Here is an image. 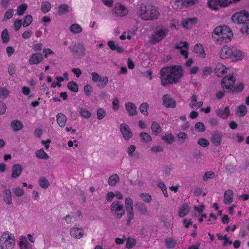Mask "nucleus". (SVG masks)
Returning <instances> with one entry per match:
<instances>
[{
  "label": "nucleus",
  "mask_w": 249,
  "mask_h": 249,
  "mask_svg": "<svg viewBox=\"0 0 249 249\" xmlns=\"http://www.w3.org/2000/svg\"><path fill=\"white\" fill-rule=\"evenodd\" d=\"M161 84L163 86L179 83L183 76L181 66L174 65L162 68L160 71Z\"/></svg>",
  "instance_id": "f257e3e1"
},
{
  "label": "nucleus",
  "mask_w": 249,
  "mask_h": 249,
  "mask_svg": "<svg viewBox=\"0 0 249 249\" xmlns=\"http://www.w3.org/2000/svg\"><path fill=\"white\" fill-rule=\"evenodd\" d=\"M212 34L214 41L220 44L229 42L233 35L231 29L226 25L216 27Z\"/></svg>",
  "instance_id": "f03ea898"
},
{
  "label": "nucleus",
  "mask_w": 249,
  "mask_h": 249,
  "mask_svg": "<svg viewBox=\"0 0 249 249\" xmlns=\"http://www.w3.org/2000/svg\"><path fill=\"white\" fill-rule=\"evenodd\" d=\"M139 17L145 20H153L157 19L159 12L155 6L146 3H142L139 7Z\"/></svg>",
  "instance_id": "7ed1b4c3"
},
{
  "label": "nucleus",
  "mask_w": 249,
  "mask_h": 249,
  "mask_svg": "<svg viewBox=\"0 0 249 249\" xmlns=\"http://www.w3.org/2000/svg\"><path fill=\"white\" fill-rule=\"evenodd\" d=\"M233 22L241 24L242 27L240 29V32L242 33L249 34V14L243 10L234 14L231 17Z\"/></svg>",
  "instance_id": "20e7f679"
},
{
  "label": "nucleus",
  "mask_w": 249,
  "mask_h": 249,
  "mask_svg": "<svg viewBox=\"0 0 249 249\" xmlns=\"http://www.w3.org/2000/svg\"><path fill=\"white\" fill-rule=\"evenodd\" d=\"M170 32L169 27L167 26L160 25L157 26L153 30L150 41L153 44L160 42Z\"/></svg>",
  "instance_id": "39448f33"
},
{
  "label": "nucleus",
  "mask_w": 249,
  "mask_h": 249,
  "mask_svg": "<svg viewBox=\"0 0 249 249\" xmlns=\"http://www.w3.org/2000/svg\"><path fill=\"white\" fill-rule=\"evenodd\" d=\"M0 241L1 249H12L14 247V236L8 231L2 234Z\"/></svg>",
  "instance_id": "423d86ee"
},
{
  "label": "nucleus",
  "mask_w": 249,
  "mask_h": 249,
  "mask_svg": "<svg viewBox=\"0 0 249 249\" xmlns=\"http://www.w3.org/2000/svg\"><path fill=\"white\" fill-rule=\"evenodd\" d=\"M235 78L232 75L224 77L221 82V86L225 92H231L234 88Z\"/></svg>",
  "instance_id": "0eeeda50"
},
{
  "label": "nucleus",
  "mask_w": 249,
  "mask_h": 249,
  "mask_svg": "<svg viewBox=\"0 0 249 249\" xmlns=\"http://www.w3.org/2000/svg\"><path fill=\"white\" fill-rule=\"evenodd\" d=\"M110 211L117 219H120L125 213L124 205L118 201L112 202L110 206Z\"/></svg>",
  "instance_id": "6e6552de"
},
{
  "label": "nucleus",
  "mask_w": 249,
  "mask_h": 249,
  "mask_svg": "<svg viewBox=\"0 0 249 249\" xmlns=\"http://www.w3.org/2000/svg\"><path fill=\"white\" fill-rule=\"evenodd\" d=\"M233 1L234 0H209L208 5L212 9L217 10L221 7L228 6L233 2Z\"/></svg>",
  "instance_id": "1a4fd4ad"
},
{
  "label": "nucleus",
  "mask_w": 249,
  "mask_h": 249,
  "mask_svg": "<svg viewBox=\"0 0 249 249\" xmlns=\"http://www.w3.org/2000/svg\"><path fill=\"white\" fill-rule=\"evenodd\" d=\"M91 75L92 76V81L94 83L98 82L97 86L99 88L103 89L107 86L108 82V78L107 76L101 77L96 72H92Z\"/></svg>",
  "instance_id": "9d476101"
},
{
  "label": "nucleus",
  "mask_w": 249,
  "mask_h": 249,
  "mask_svg": "<svg viewBox=\"0 0 249 249\" xmlns=\"http://www.w3.org/2000/svg\"><path fill=\"white\" fill-rule=\"evenodd\" d=\"M128 12L127 9L120 3H116L112 10V13L115 17H124L128 14Z\"/></svg>",
  "instance_id": "9b49d317"
},
{
  "label": "nucleus",
  "mask_w": 249,
  "mask_h": 249,
  "mask_svg": "<svg viewBox=\"0 0 249 249\" xmlns=\"http://www.w3.org/2000/svg\"><path fill=\"white\" fill-rule=\"evenodd\" d=\"M69 49L71 53L76 54L78 56L83 57L85 55V49L83 45L81 43L70 46Z\"/></svg>",
  "instance_id": "f8f14e48"
},
{
  "label": "nucleus",
  "mask_w": 249,
  "mask_h": 249,
  "mask_svg": "<svg viewBox=\"0 0 249 249\" xmlns=\"http://www.w3.org/2000/svg\"><path fill=\"white\" fill-rule=\"evenodd\" d=\"M120 129L125 140L127 141L132 137V132L129 126L126 124H122L120 126Z\"/></svg>",
  "instance_id": "ddd939ff"
},
{
  "label": "nucleus",
  "mask_w": 249,
  "mask_h": 249,
  "mask_svg": "<svg viewBox=\"0 0 249 249\" xmlns=\"http://www.w3.org/2000/svg\"><path fill=\"white\" fill-rule=\"evenodd\" d=\"M188 46L189 44L187 42H181L176 44L175 48L176 49L179 50L180 53L183 55L185 58H187L188 55Z\"/></svg>",
  "instance_id": "4468645a"
},
{
  "label": "nucleus",
  "mask_w": 249,
  "mask_h": 249,
  "mask_svg": "<svg viewBox=\"0 0 249 249\" xmlns=\"http://www.w3.org/2000/svg\"><path fill=\"white\" fill-rule=\"evenodd\" d=\"M163 105L166 107H176V103L175 100L172 98L169 95L166 94L163 96Z\"/></svg>",
  "instance_id": "2eb2a0df"
},
{
  "label": "nucleus",
  "mask_w": 249,
  "mask_h": 249,
  "mask_svg": "<svg viewBox=\"0 0 249 249\" xmlns=\"http://www.w3.org/2000/svg\"><path fill=\"white\" fill-rule=\"evenodd\" d=\"M43 60V56L41 53H33L29 60V63L30 65H36Z\"/></svg>",
  "instance_id": "dca6fc26"
},
{
  "label": "nucleus",
  "mask_w": 249,
  "mask_h": 249,
  "mask_svg": "<svg viewBox=\"0 0 249 249\" xmlns=\"http://www.w3.org/2000/svg\"><path fill=\"white\" fill-rule=\"evenodd\" d=\"M222 133L221 132L215 131L212 135L211 141L215 146L219 145L222 142Z\"/></svg>",
  "instance_id": "f3484780"
},
{
  "label": "nucleus",
  "mask_w": 249,
  "mask_h": 249,
  "mask_svg": "<svg viewBox=\"0 0 249 249\" xmlns=\"http://www.w3.org/2000/svg\"><path fill=\"white\" fill-rule=\"evenodd\" d=\"M216 115L223 119H227L230 114V108L228 106L226 107L224 109L218 108L215 111Z\"/></svg>",
  "instance_id": "a211bd4d"
},
{
  "label": "nucleus",
  "mask_w": 249,
  "mask_h": 249,
  "mask_svg": "<svg viewBox=\"0 0 249 249\" xmlns=\"http://www.w3.org/2000/svg\"><path fill=\"white\" fill-rule=\"evenodd\" d=\"M70 232L71 235L76 239H80L84 235V230L82 228H72Z\"/></svg>",
  "instance_id": "6ab92c4d"
},
{
  "label": "nucleus",
  "mask_w": 249,
  "mask_h": 249,
  "mask_svg": "<svg viewBox=\"0 0 249 249\" xmlns=\"http://www.w3.org/2000/svg\"><path fill=\"white\" fill-rule=\"evenodd\" d=\"M125 107L129 116H133L137 114V107L135 104L128 102L125 104Z\"/></svg>",
  "instance_id": "aec40b11"
},
{
  "label": "nucleus",
  "mask_w": 249,
  "mask_h": 249,
  "mask_svg": "<svg viewBox=\"0 0 249 249\" xmlns=\"http://www.w3.org/2000/svg\"><path fill=\"white\" fill-rule=\"evenodd\" d=\"M232 53V49L225 46L222 47L221 50L220 57L222 59L231 58Z\"/></svg>",
  "instance_id": "412c9836"
},
{
  "label": "nucleus",
  "mask_w": 249,
  "mask_h": 249,
  "mask_svg": "<svg viewBox=\"0 0 249 249\" xmlns=\"http://www.w3.org/2000/svg\"><path fill=\"white\" fill-rule=\"evenodd\" d=\"M11 177L14 178H18L22 172V168L19 164H15L12 167Z\"/></svg>",
  "instance_id": "4be33fe9"
},
{
  "label": "nucleus",
  "mask_w": 249,
  "mask_h": 249,
  "mask_svg": "<svg viewBox=\"0 0 249 249\" xmlns=\"http://www.w3.org/2000/svg\"><path fill=\"white\" fill-rule=\"evenodd\" d=\"M233 196V191L231 190H227L224 193V202L226 205L230 204L232 201Z\"/></svg>",
  "instance_id": "5701e85b"
},
{
  "label": "nucleus",
  "mask_w": 249,
  "mask_h": 249,
  "mask_svg": "<svg viewBox=\"0 0 249 249\" xmlns=\"http://www.w3.org/2000/svg\"><path fill=\"white\" fill-rule=\"evenodd\" d=\"M233 53L231 56V59L233 61L241 60L243 58L244 55L243 53L236 49H232Z\"/></svg>",
  "instance_id": "b1692460"
},
{
  "label": "nucleus",
  "mask_w": 249,
  "mask_h": 249,
  "mask_svg": "<svg viewBox=\"0 0 249 249\" xmlns=\"http://www.w3.org/2000/svg\"><path fill=\"white\" fill-rule=\"evenodd\" d=\"M67 121V117L63 113H58L56 115V121L59 126L63 127Z\"/></svg>",
  "instance_id": "393cba45"
},
{
  "label": "nucleus",
  "mask_w": 249,
  "mask_h": 249,
  "mask_svg": "<svg viewBox=\"0 0 249 249\" xmlns=\"http://www.w3.org/2000/svg\"><path fill=\"white\" fill-rule=\"evenodd\" d=\"M194 51L200 57L202 58H204L205 57V51L204 50L203 45L201 44H196L195 46Z\"/></svg>",
  "instance_id": "a878e982"
},
{
  "label": "nucleus",
  "mask_w": 249,
  "mask_h": 249,
  "mask_svg": "<svg viewBox=\"0 0 249 249\" xmlns=\"http://www.w3.org/2000/svg\"><path fill=\"white\" fill-rule=\"evenodd\" d=\"M226 68L222 64L218 63L214 69L215 73L218 77H221L226 73Z\"/></svg>",
  "instance_id": "bb28decb"
},
{
  "label": "nucleus",
  "mask_w": 249,
  "mask_h": 249,
  "mask_svg": "<svg viewBox=\"0 0 249 249\" xmlns=\"http://www.w3.org/2000/svg\"><path fill=\"white\" fill-rule=\"evenodd\" d=\"M248 112L247 108L244 105H241L237 107L236 115L239 117L245 116Z\"/></svg>",
  "instance_id": "cd10ccee"
},
{
  "label": "nucleus",
  "mask_w": 249,
  "mask_h": 249,
  "mask_svg": "<svg viewBox=\"0 0 249 249\" xmlns=\"http://www.w3.org/2000/svg\"><path fill=\"white\" fill-rule=\"evenodd\" d=\"M137 211L142 215H146L148 213V210L146 205L143 203H137L135 204Z\"/></svg>",
  "instance_id": "c85d7f7f"
},
{
  "label": "nucleus",
  "mask_w": 249,
  "mask_h": 249,
  "mask_svg": "<svg viewBox=\"0 0 249 249\" xmlns=\"http://www.w3.org/2000/svg\"><path fill=\"white\" fill-rule=\"evenodd\" d=\"M151 128L153 134L155 136L159 135L162 131V128L160 124L155 121L152 123Z\"/></svg>",
  "instance_id": "c756f323"
},
{
  "label": "nucleus",
  "mask_w": 249,
  "mask_h": 249,
  "mask_svg": "<svg viewBox=\"0 0 249 249\" xmlns=\"http://www.w3.org/2000/svg\"><path fill=\"white\" fill-rule=\"evenodd\" d=\"M107 45L110 49L112 51H115L119 53L124 52V49L117 44H115V42L112 40H110L107 42Z\"/></svg>",
  "instance_id": "7c9ffc66"
},
{
  "label": "nucleus",
  "mask_w": 249,
  "mask_h": 249,
  "mask_svg": "<svg viewBox=\"0 0 249 249\" xmlns=\"http://www.w3.org/2000/svg\"><path fill=\"white\" fill-rule=\"evenodd\" d=\"M20 249H32V245L29 243L25 237L22 238L19 243Z\"/></svg>",
  "instance_id": "2f4dec72"
},
{
  "label": "nucleus",
  "mask_w": 249,
  "mask_h": 249,
  "mask_svg": "<svg viewBox=\"0 0 249 249\" xmlns=\"http://www.w3.org/2000/svg\"><path fill=\"white\" fill-rule=\"evenodd\" d=\"M190 211L189 206L187 204H183L179 210L178 215L180 217H183Z\"/></svg>",
  "instance_id": "473e14b6"
},
{
  "label": "nucleus",
  "mask_w": 249,
  "mask_h": 249,
  "mask_svg": "<svg viewBox=\"0 0 249 249\" xmlns=\"http://www.w3.org/2000/svg\"><path fill=\"white\" fill-rule=\"evenodd\" d=\"M11 126L13 131H18L22 128L23 125L20 121L14 120L11 123Z\"/></svg>",
  "instance_id": "72a5a7b5"
},
{
  "label": "nucleus",
  "mask_w": 249,
  "mask_h": 249,
  "mask_svg": "<svg viewBox=\"0 0 249 249\" xmlns=\"http://www.w3.org/2000/svg\"><path fill=\"white\" fill-rule=\"evenodd\" d=\"M120 178L119 176L114 174L109 177L108 180V183L110 186H115L116 183L119 182Z\"/></svg>",
  "instance_id": "f704fd0d"
},
{
  "label": "nucleus",
  "mask_w": 249,
  "mask_h": 249,
  "mask_svg": "<svg viewBox=\"0 0 249 249\" xmlns=\"http://www.w3.org/2000/svg\"><path fill=\"white\" fill-rule=\"evenodd\" d=\"M5 196L4 197V201L9 205L12 203V193L10 189H7L4 190Z\"/></svg>",
  "instance_id": "c9c22d12"
},
{
  "label": "nucleus",
  "mask_w": 249,
  "mask_h": 249,
  "mask_svg": "<svg viewBox=\"0 0 249 249\" xmlns=\"http://www.w3.org/2000/svg\"><path fill=\"white\" fill-rule=\"evenodd\" d=\"M78 112L80 116L84 118L89 119L91 115V112L84 108L79 107L78 108Z\"/></svg>",
  "instance_id": "e433bc0d"
},
{
  "label": "nucleus",
  "mask_w": 249,
  "mask_h": 249,
  "mask_svg": "<svg viewBox=\"0 0 249 249\" xmlns=\"http://www.w3.org/2000/svg\"><path fill=\"white\" fill-rule=\"evenodd\" d=\"M196 18H188L183 23V26L185 28H190L192 26L197 22Z\"/></svg>",
  "instance_id": "4c0bfd02"
},
{
  "label": "nucleus",
  "mask_w": 249,
  "mask_h": 249,
  "mask_svg": "<svg viewBox=\"0 0 249 249\" xmlns=\"http://www.w3.org/2000/svg\"><path fill=\"white\" fill-rule=\"evenodd\" d=\"M36 155L38 159L45 160L49 159V156L43 149L37 150L36 152Z\"/></svg>",
  "instance_id": "58836bf2"
},
{
  "label": "nucleus",
  "mask_w": 249,
  "mask_h": 249,
  "mask_svg": "<svg viewBox=\"0 0 249 249\" xmlns=\"http://www.w3.org/2000/svg\"><path fill=\"white\" fill-rule=\"evenodd\" d=\"M70 31L74 34L81 33L82 32V28L78 24H72L70 28Z\"/></svg>",
  "instance_id": "ea45409f"
},
{
  "label": "nucleus",
  "mask_w": 249,
  "mask_h": 249,
  "mask_svg": "<svg viewBox=\"0 0 249 249\" xmlns=\"http://www.w3.org/2000/svg\"><path fill=\"white\" fill-rule=\"evenodd\" d=\"M51 8V4L49 1L42 2L41 6V10L44 13L48 12Z\"/></svg>",
  "instance_id": "a19ab883"
},
{
  "label": "nucleus",
  "mask_w": 249,
  "mask_h": 249,
  "mask_svg": "<svg viewBox=\"0 0 249 249\" xmlns=\"http://www.w3.org/2000/svg\"><path fill=\"white\" fill-rule=\"evenodd\" d=\"M69 7L67 4H63L58 7V13L59 15L66 14L69 11Z\"/></svg>",
  "instance_id": "79ce46f5"
},
{
  "label": "nucleus",
  "mask_w": 249,
  "mask_h": 249,
  "mask_svg": "<svg viewBox=\"0 0 249 249\" xmlns=\"http://www.w3.org/2000/svg\"><path fill=\"white\" fill-rule=\"evenodd\" d=\"M141 141L144 142H147L152 140L151 136L146 132H142L140 134Z\"/></svg>",
  "instance_id": "37998d69"
},
{
  "label": "nucleus",
  "mask_w": 249,
  "mask_h": 249,
  "mask_svg": "<svg viewBox=\"0 0 249 249\" xmlns=\"http://www.w3.org/2000/svg\"><path fill=\"white\" fill-rule=\"evenodd\" d=\"M68 88L71 91L77 92L78 91V87L77 84L73 81L70 82L67 85Z\"/></svg>",
  "instance_id": "c03bdc74"
},
{
  "label": "nucleus",
  "mask_w": 249,
  "mask_h": 249,
  "mask_svg": "<svg viewBox=\"0 0 249 249\" xmlns=\"http://www.w3.org/2000/svg\"><path fill=\"white\" fill-rule=\"evenodd\" d=\"M1 37L2 42L7 43L9 41V36L7 29H5L2 32Z\"/></svg>",
  "instance_id": "a18cd8bd"
},
{
  "label": "nucleus",
  "mask_w": 249,
  "mask_h": 249,
  "mask_svg": "<svg viewBox=\"0 0 249 249\" xmlns=\"http://www.w3.org/2000/svg\"><path fill=\"white\" fill-rule=\"evenodd\" d=\"M128 219L126 221V225H129L131 223V220L134 218L133 208L126 209Z\"/></svg>",
  "instance_id": "49530a36"
},
{
  "label": "nucleus",
  "mask_w": 249,
  "mask_h": 249,
  "mask_svg": "<svg viewBox=\"0 0 249 249\" xmlns=\"http://www.w3.org/2000/svg\"><path fill=\"white\" fill-rule=\"evenodd\" d=\"M162 139L166 142L168 144H172L174 141V137L171 134H166L163 136Z\"/></svg>",
  "instance_id": "de8ad7c7"
},
{
  "label": "nucleus",
  "mask_w": 249,
  "mask_h": 249,
  "mask_svg": "<svg viewBox=\"0 0 249 249\" xmlns=\"http://www.w3.org/2000/svg\"><path fill=\"white\" fill-rule=\"evenodd\" d=\"M142 199L145 203H149L152 200V197L150 195L146 193H142L140 195Z\"/></svg>",
  "instance_id": "09e8293b"
},
{
  "label": "nucleus",
  "mask_w": 249,
  "mask_h": 249,
  "mask_svg": "<svg viewBox=\"0 0 249 249\" xmlns=\"http://www.w3.org/2000/svg\"><path fill=\"white\" fill-rule=\"evenodd\" d=\"M39 184L40 186L44 189L48 188L50 185L48 180L45 178H42L39 179Z\"/></svg>",
  "instance_id": "8fccbe9b"
},
{
  "label": "nucleus",
  "mask_w": 249,
  "mask_h": 249,
  "mask_svg": "<svg viewBox=\"0 0 249 249\" xmlns=\"http://www.w3.org/2000/svg\"><path fill=\"white\" fill-rule=\"evenodd\" d=\"M165 243L166 247L170 249L174 248L176 244V241L173 239L170 238L166 239Z\"/></svg>",
  "instance_id": "3c124183"
},
{
  "label": "nucleus",
  "mask_w": 249,
  "mask_h": 249,
  "mask_svg": "<svg viewBox=\"0 0 249 249\" xmlns=\"http://www.w3.org/2000/svg\"><path fill=\"white\" fill-rule=\"evenodd\" d=\"M149 106L148 104L147 103H142L140 107V110L141 112L144 115H148V111L147 109Z\"/></svg>",
  "instance_id": "603ef678"
},
{
  "label": "nucleus",
  "mask_w": 249,
  "mask_h": 249,
  "mask_svg": "<svg viewBox=\"0 0 249 249\" xmlns=\"http://www.w3.org/2000/svg\"><path fill=\"white\" fill-rule=\"evenodd\" d=\"M32 21L33 18L31 15L26 16L22 23L23 27H26L28 26L32 23Z\"/></svg>",
  "instance_id": "864d4df0"
},
{
  "label": "nucleus",
  "mask_w": 249,
  "mask_h": 249,
  "mask_svg": "<svg viewBox=\"0 0 249 249\" xmlns=\"http://www.w3.org/2000/svg\"><path fill=\"white\" fill-rule=\"evenodd\" d=\"M27 8V5L26 3H24L19 6L17 10V14L19 16L22 15L24 12L26 10Z\"/></svg>",
  "instance_id": "5fc2aeb1"
},
{
  "label": "nucleus",
  "mask_w": 249,
  "mask_h": 249,
  "mask_svg": "<svg viewBox=\"0 0 249 249\" xmlns=\"http://www.w3.org/2000/svg\"><path fill=\"white\" fill-rule=\"evenodd\" d=\"M214 173L212 171H207L204 173L203 177V179L204 181L208 180V179H213L214 178Z\"/></svg>",
  "instance_id": "6e6d98bb"
},
{
  "label": "nucleus",
  "mask_w": 249,
  "mask_h": 249,
  "mask_svg": "<svg viewBox=\"0 0 249 249\" xmlns=\"http://www.w3.org/2000/svg\"><path fill=\"white\" fill-rule=\"evenodd\" d=\"M106 114V111L102 108H100L97 109V118L98 120L102 119Z\"/></svg>",
  "instance_id": "4d7b16f0"
},
{
  "label": "nucleus",
  "mask_w": 249,
  "mask_h": 249,
  "mask_svg": "<svg viewBox=\"0 0 249 249\" xmlns=\"http://www.w3.org/2000/svg\"><path fill=\"white\" fill-rule=\"evenodd\" d=\"M178 140L181 142V143H183L185 142V140L187 138V134L183 132H180L178 133Z\"/></svg>",
  "instance_id": "13d9d810"
},
{
  "label": "nucleus",
  "mask_w": 249,
  "mask_h": 249,
  "mask_svg": "<svg viewBox=\"0 0 249 249\" xmlns=\"http://www.w3.org/2000/svg\"><path fill=\"white\" fill-rule=\"evenodd\" d=\"M195 129L199 132H203L205 130V126L201 122L197 123L195 125Z\"/></svg>",
  "instance_id": "bf43d9fd"
},
{
  "label": "nucleus",
  "mask_w": 249,
  "mask_h": 249,
  "mask_svg": "<svg viewBox=\"0 0 249 249\" xmlns=\"http://www.w3.org/2000/svg\"><path fill=\"white\" fill-rule=\"evenodd\" d=\"M197 143L202 147H206L209 145L208 140L204 138H201L198 140Z\"/></svg>",
  "instance_id": "052dcab7"
},
{
  "label": "nucleus",
  "mask_w": 249,
  "mask_h": 249,
  "mask_svg": "<svg viewBox=\"0 0 249 249\" xmlns=\"http://www.w3.org/2000/svg\"><path fill=\"white\" fill-rule=\"evenodd\" d=\"M13 16V10L12 9H10L5 13L3 20L6 21L11 18Z\"/></svg>",
  "instance_id": "680f3d73"
},
{
  "label": "nucleus",
  "mask_w": 249,
  "mask_h": 249,
  "mask_svg": "<svg viewBox=\"0 0 249 249\" xmlns=\"http://www.w3.org/2000/svg\"><path fill=\"white\" fill-rule=\"evenodd\" d=\"M125 209H132L133 208V201L131 198L126 197L125 199Z\"/></svg>",
  "instance_id": "e2e57ef3"
},
{
  "label": "nucleus",
  "mask_w": 249,
  "mask_h": 249,
  "mask_svg": "<svg viewBox=\"0 0 249 249\" xmlns=\"http://www.w3.org/2000/svg\"><path fill=\"white\" fill-rule=\"evenodd\" d=\"M8 90L4 88L0 89V98L4 99L8 95Z\"/></svg>",
  "instance_id": "0e129e2a"
},
{
  "label": "nucleus",
  "mask_w": 249,
  "mask_h": 249,
  "mask_svg": "<svg viewBox=\"0 0 249 249\" xmlns=\"http://www.w3.org/2000/svg\"><path fill=\"white\" fill-rule=\"evenodd\" d=\"M244 88V86L243 84L240 83L237 85L236 87L234 86L233 89H232V90L231 91L233 92L234 91H236L237 92H240L242 91Z\"/></svg>",
  "instance_id": "69168bd1"
},
{
  "label": "nucleus",
  "mask_w": 249,
  "mask_h": 249,
  "mask_svg": "<svg viewBox=\"0 0 249 249\" xmlns=\"http://www.w3.org/2000/svg\"><path fill=\"white\" fill-rule=\"evenodd\" d=\"M14 193L18 197L22 196L23 194V191L19 187H16L13 189Z\"/></svg>",
  "instance_id": "338daca9"
},
{
  "label": "nucleus",
  "mask_w": 249,
  "mask_h": 249,
  "mask_svg": "<svg viewBox=\"0 0 249 249\" xmlns=\"http://www.w3.org/2000/svg\"><path fill=\"white\" fill-rule=\"evenodd\" d=\"M92 88L89 85H86L84 88V91L87 96H89L91 94Z\"/></svg>",
  "instance_id": "774afa93"
}]
</instances>
